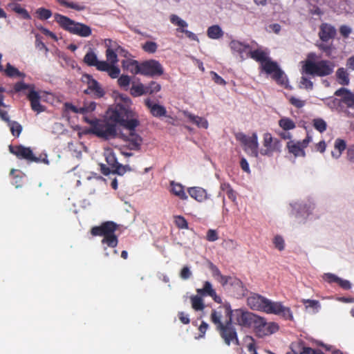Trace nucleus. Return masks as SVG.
I'll return each instance as SVG.
<instances>
[{
	"mask_svg": "<svg viewBox=\"0 0 354 354\" xmlns=\"http://www.w3.org/2000/svg\"><path fill=\"white\" fill-rule=\"evenodd\" d=\"M233 313L238 325L245 328H254L257 315L241 308L236 309Z\"/></svg>",
	"mask_w": 354,
	"mask_h": 354,
	"instance_id": "ddd939ff",
	"label": "nucleus"
},
{
	"mask_svg": "<svg viewBox=\"0 0 354 354\" xmlns=\"http://www.w3.org/2000/svg\"><path fill=\"white\" fill-rule=\"evenodd\" d=\"M6 76L9 77H24V74L20 72L17 68L11 65L10 63H8L6 66L5 70H3Z\"/></svg>",
	"mask_w": 354,
	"mask_h": 354,
	"instance_id": "f704fd0d",
	"label": "nucleus"
},
{
	"mask_svg": "<svg viewBox=\"0 0 354 354\" xmlns=\"http://www.w3.org/2000/svg\"><path fill=\"white\" fill-rule=\"evenodd\" d=\"M84 121L91 125L89 129L84 131L85 133L93 134L96 136L108 140L110 138H115L117 136L116 124L97 119H89L84 117Z\"/></svg>",
	"mask_w": 354,
	"mask_h": 354,
	"instance_id": "423d86ee",
	"label": "nucleus"
},
{
	"mask_svg": "<svg viewBox=\"0 0 354 354\" xmlns=\"http://www.w3.org/2000/svg\"><path fill=\"white\" fill-rule=\"evenodd\" d=\"M123 140L128 142V148L130 150L138 151L142 142V138L133 131H130L129 135L122 133L120 136Z\"/></svg>",
	"mask_w": 354,
	"mask_h": 354,
	"instance_id": "a211bd4d",
	"label": "nucleus"
},
{
	"mask_svg": "<svg viewBox=\"0 0 354 354\" xmlns=\"http://www.w3.org/2000/svg\"><path fill=\"white\" fill-rule=\"evenodd\" d=\"M346 157L348 161L354 163V144L348 147Z\"/></svg>",
	"mask_w": 354,
	"mask_h": 354,
	"instance_id": "774afa93",
	"label": "nucleus"
},
{
	"mask_svg": "<svg viewBox=\"0 0 354 354\" xmlns=\"http://www.w3.org/2000/svg\"><path fill=\"white\" fill-rule=\"evenodd\" d=\"M287 147L289 152L294 154L295 156H305V152L298 142L294 143L292 141H290L287 143Z\"/></svg>",
	"mask_w": 354,
	"mask_h": 354,
	"instance_id": "72a5a7b5",
	"label": "nucleus"
},
{
	"mask_svg": "<svg viewBox=\"0 0 354 354\" xmlns=\"http://www.w3.org/2000/svg\"><path fill=\"white\" fill-rule=\"evenodd\" d=\"M10 129L11 133L15 137H19L22 131V126L16 121H10V123H8Z\"/></svg>",
	"mask_w": 354,
	"mask_h": 354,
	"instance_id": "37998d69",
	"label": "nucleus"
},
{
	"mask_svg": "<svg viewBox=\"0 0 354 354\" xmlns=\"http://www.w3.org/2000/svg\"><path fill=\"white\" fill-rule=\"evenodd\" d=\"M9 151L11 153L15 155L17 158L26 160L28 162H43L45 164H48L47 158L41 160L39 158L36 157L30 147L23 145H10Z\"/></svg>",
	"mask_w": 354,
	"mask_h": 354,
	"instance_id": "9d476101",
	"label": "nucleus"
},
{
	"mask_svg": "<svg viewBox=\"0 0 354 354\" xmlns=\"http://www.w3.org/2000/svg\"><path fill=\"white\" fill-rule=\"evenodd\" d=\"M84 62L89 66H95V65H97L96 64L98 59L93 50L91 49L86 53L84 57Z\"/></svg>",
	"mask_w": 354,
	"mask_h": 354,
	"instance_id": "4c0bfd02",
	"label": "nucleus"
},
{
	"mask_svg": "<svg viewBox=\"0 0 354 354\" xmlns=\"http://www.w3.org/2000/svg\"><path fill=\"white\" fill-rule=\"evenodd\" d=\"M225 287L236 298L245 297L248 293V289L245 287L243 282L235 277L229 276Z\"/></svg>",
	"mask_w": 354,
	"mask_h": 354,
	"instance_id": "dca6fc26",
	"label": "nucleus"
},
{
	"mask_svg": "<svg viewBox=\"0 0 354 354\" xmlns=\"http://www.w3.org/2000/svg\"><path fill=\"white\" fill-rule=\"evenodd\" d=\"M55 21L65 30L71 34L76 35L82 37H89L92 30L90 26L76 22L68 17L55 13L54 15Z\"/></svg>",
	"mask_w": 354,
	"mask_h": 354,
	"instance_id": "0eeeda50",
	"label": "nucleus"
},
{
	"mask_svg": "<svg viewBox=\"0 0 354 354\" xmlns=\"http://www.w3.org/2000/svg\"><path fill=\"white\" fill-rule=\"evenodd\" d=\"M109 120L118 123L129 131H133L140 124L138 119L133 118L134 113L129 106L118 104L114 108L109 109Z\"/></svg>",
	"mask_w": 354,
	"mask_h": 354,
	"instance_id": "20e7f679",
	"label": "nucleus"
},
{
	"mask_svg": "<svg viewBox=\"0 0 354 354\" xmlns=\"http://www.w3.org/2000/svg\"><path fill=\"white\" fill-rule=\"evenodd\" d=\"M27 97L30 102L31 109L34 111L37 112V113H39L45 111L44 106L41 105L40 103L41 97L38 92L32 89L28 94Z\"/></svg>",
	"mask_w": 354,
	"mask_h": 354,
	"instance_id": "4be33fe9",
	"label": "nucleus"
},
{
	"mask_svg": "<svg viewBox=\"0 0 354 354\" xmlns=\"http://www.w3.org/2000/svg\"><path fill=\"white\" fill-rule=\"evenodd\" d=\"M289 102L297 109L302 108L306 104V101L292 96L289 98Z\"/></svg>",
	"mask_w": 354,
	"mask_h": 354,
	"instance_id": "864d4df0",
	"label": "nucleus"
},
{
	"mask_svg": "<svg viewBox=\"0 0 354 354\" xmlns=\"http://www.w3.org/2000/svg\"><path fill=\"white\" fill-rule=\"evenodd\" d=\"M36 40H35V46L36 47L41 50H44L46 53L48 51V48L45 45V44L40 39V37L39 35H36Z\"/></svg>",
	"mask_w": 354,
	"mask_h": 354,
	"instance_id": "69168bd1",
	"label": "nucleus"
},
{
	"mask_svg": "<svg viewBox=\"0 0 354 354\" xmlns=\"http://www.w3.org/2000/svg\"><path fill=\"white\" fill-rule=\"evenodd\" d=\"M16 13H18L21 15L22 18L24 19H30L31 17L29 15L28 12L24 8H21L20 5L16 4L13 9Z\"/></svg>",
	"mask_w": 354,
	"mask_h": 354,
	"instance_id": "09e8293b",
	"label": "nucleus"
},
{
	"mask_svg": "<svg viewBox=\"0 0 354 354\" xmlns=\"http://www.w3.org/2000/svg\"><path fill=\"white\" fill-rule=\"evenodd\" d=\"M118 228V225L115 222L105 221L99 226L93 227L91 230V234L93 236H103L102 243L114 248L118 243V236L115 234Z\"/></svg>",
	"mask_w": 354,
	"mask_h": 354,
	"instance_id": "39448f33",
	"label": "nucleus"
},
{
	"mask_svg": "<svg viewBox=\"0 0 354 354\" xmlns=\"http://www.w3.org/2000/svg\"><path fill=\"white\" fill-rule=\"evenodd\" d=\"M351 32L352 29L346 25H342L339 27V32L344 38H348Z\"/></svg>",
	"mask_w": 354,
	"mask_h": 354,
	"instance_id": "e2e57ef3",
	"label": "nucleus"
},
{
	"mask_svg": "<svg viewBox=\"0 0 354 354\" xmlns=\"http://www.w3.org/2000/svg\"><path fill=\"white\" fill-rule=\"evenodd\" d=\"M170 192L180 200H187L188 196L185 192V187L179 183L172 180L170 182Z\"/></svg>",
	"mask_w": 354,
	"mask_h": 354,
	"instance_id": "bb28decb",
	"label": "nucleus"
},
{
	"mask_svg": "<svg viewBox=\"0 0 354 354\" xmlns=\"http://www.w3.org/2000/svg\"><path fill=\"white\" fill-rule=\"evenodd\" d=\"M64 108L67 111H71L75 113H83V109H82V107L77 108L70 102H66L64 104Z\"/></svg>",
	"mask_w": 354,
	"mask_h": 354,
	"instance_id": "4d7b16f0",
	"label": "nucleus"
},
{
	"mask_svg": "<svg viewBox=\"0 0 354 354\" xmlns=\"http://www.w3.org/2000/svg\"><path fill=\"white\" fill-rule=\"evenodd\" d=\"M190 301L192 308L196 311L203 310L205 306L201 295H192L190 297Z\"/></svg>",
	"mask_w": 354,
	"mask_h": 354,
	"instance_id": "7c9ffc66",
	"label": "nucleus"
},
{
	"mask_svg": "<svg viewBox=\"0 0 354 354\" xmlns=\"http://www.w3.org/2000/svg\"><path fill=\"white\" fill-rule=\"evenodd\" d=\"M130 82H131L130 77L129 75H121L118 80V85L121 88H124L125 90H127L128 86H129Z\"/></svg>",
	"mask_w": 354,
	"mask_h": 354,
	"instance_id": "8fccbe9b",
	"label": "nucleus"
},
{
	"mask_svg": "<svg viewBox=\"0 0 354 354\" xmlns=\"http://www.w3.org/2000/svg\"><path fill=\"white\" fill-rule=\"evenodd\" d=\"M236 139L243 145L245 151L252 156L258 157L259 143L256 133H253L250 137H248L243 133H239L236 135Z\"/></svg>",
	"mask_w": 354,
	"mask_h": 354,
	"instance_id": "9b49d317",
	"label": "nucleus"
},
{
	"mask_svg": "<svg viewBox=\"0 0 354 354\" xmlns=\"http://www.w3.org/2000/svg\"><path fill=\"white\" fill-rule=\"evenodd\" d=\"M336 35L337 30L333 25L328 23H322L320 25L318 35L322 41L328 42L334 39Z\"/></svg>",
	"mask_w": 354,
	"mask_h": 354,
	"instance_id": "6ab92c4d",
	"label": "nucleus"
},
{
	"mask_svg": "<svg viewBox=\"0 0 354 354\" xmlns=\"http://www.w3.org/2000/svg\"><path fill=\"white\" fill-rule=\"evenodd\" d=\"M279 126L284 131L294 129L296 127L295 123L289 118H282L279 120Z\"/></svg>",
	"mask_w": 354,
	"mask_h": 354,
	"instance_id": "e433bc0d",
	"label": "nucleus"
},
{
	"mask_svg": "<svg viewBox=\"0 0 354 354\" xmlns=\"http://www.w3.org/2000/svg\"><path fill=\"white\" fill-rule=\"evenodd\" d=\"M338 83L342 86H347L350 83L348 73L344 68H339L336 72Z\"/></svg>",
	"mask_w": 354,
	"mask_h": 354,
	"instance_id": "2f4dec72",
	"label": "nucleus"
},
{
	"mask_svg": "<svg viewBox=\"0 0 354 354\" xmlns=\"http://www.w3.org/2000/svg\"><path fill=\"white\" fill-rule=\"evenodd\" d=\"M175 224L180 229H188V223L182 216H175Z\"/></svg>",
	"mask_w": 354,
	"mask_h": 354,
	"instance_id": "3c124183",
	"label": "nucleus"
},
{
	"mask_svg": "<svg viewBox=\"0 0 354 354\" xmlns=\"http://www.w3.org/2000/svg\"><path fill=\"white\" fill-rule=\"evenodd\" d=\"M230 46L233 53H238L242 59H244V54L250 50L249 44L241 42L238 40H232Z\"/></svg>",
	"mask_w": 354,
	"mask_h": 354,
	"instance_id": "b1692460",
	"label": "nucleus"
},
{
	"mask_svg": "<svg viewBox=\"0 0 354 354\" xmlns=\"http://www.w3.org/2000/svg\"><path fill=\"white\" fill-rule=\"evenodd\" d=\"M207 35L210 39H218L223 36V31L218 25H214L208 28Z\"/></svg>",
	"mask_w": 354,
	"mask_h": 354,
	"instance_id": "c756f323",
	"label": "nucleus"
},
{
	"mask_svg": "<svg viewBox=\"0 0 354 354\" xmlns=\"http://www.w3.org/2000/svg\"><path fill=\"white\" fill-rule=\"evenodd\" d=\"M37 28L45 35L48 36L53 39L54 40H57V36L55 33L50 31L48 29L43 27V26H37Z\"/></svg>",
	"mask_w": 354,
	"mask_h": 354,
	"instance_id": "338daca9",
	"label": "nucleus"
},
{
	"mask_svg": "<svg viewBox=\"0 0 354 354\" xmlns=\"http://www.w3.org/2000/svg\"><path fill=\"white\" fill-rule=\"evenodd\" d=\"M106 72L111 78L114 79L118 77L120 73V70L118 67L115 66V64H111Z\"/></svg>",
	"mask_w": 354,
	"mask_h": 354,
	"instance_id": "5fc2aeb1",
	"label": "nucleus"
},
{
	"mask_svg": "<svg viewBox=\"0 0 354 354\" xmlns=\"http://www.w3.org/2000/svg\"><path fill=\"white\" fill-rule=\"evenodd\" d=\"M187 192L192 198L198 202H203L207 198V192L205 189L201 187H189L188 188Z\"/></svg>",
	"mask_w": 354,
	"mask_h": 354,
	"instance_id": "cd10ccee",
	"label": "nucleus"
},
{
	"mask_svg": "<svg viewBox=\"0 0 354 354\" xmlns=\"http://www.w3.org/2000/svg\"><path fill=\"white\" fill-rule=\"evenodd\" d=\"M58 2L62 6L75 10L77 11H82L86 9V6L83 3L70 2L67 0H58Z\"/></svg>",
	"mask_w": 354,
	"mask_h": 354,
	"instance_id": "c9c22d12",
	"label": "nucleus"
},
{
	"mask_svg": "<svg viewBox=\"0 0 354 354\" xmlns=\"http://www.w3.org/2000/svg\"><path fill=\"white\" fill-rule=\"evenodd\" d=\"M185 117H186L190 122L197 126L198 128L207 129L209 127L208 121L203 117L196 115L188 111H183Z\"/></svg>",
	"mask_w": 354,
	"mask_h": 354,
	"instance_id": "5701e85b",
	"label": "nucleus"
},
{
	"mask_svg": "<svg viewBox=\"0 0 354 354\" xmlns=\"http://www.w3.org/2000/svg\"><path fill=\"white\" fill-rule=\"evenodd\" d=\"M104 156L106 162L112 169L113 174L122 176L127 171H131V168L128 165H122L118 162L116 155L112 149H106Z\"/></svg>",
	"mask_w": 354,
	"mask_h": 354,
	"instance_id": "2eb2a0df",
	"label": "nucleus"
},
{
	"mask_svg": "<svg viewBox=\"0 0 354 354\" xmlns=\"http://www.w3.org/2000/svg\"><path fill=\"white\" fill-rule=\"evenodd\" d=\"M37 17L41 20H46L51 17L52 12L44 8H39L36 10Z\"/></svg>",
	"mask_w": 354,
	"mask_h": 354,
	"instance_id": "a18cd8bd",
	"label": "nucleus"
},
{
	"mask_svg": "<svg viewBox=\"0 0 354 354\" xmlns=\"http://www.w3.org/2000/svg\"><path fill=\"white\" fill-rule=\"evenodd\" d=\"M300 84L307 90H312L313 88V82L305 76L301 77Z\"/></svg>",
	"mask_w": 354,
	"mask_h": 354,
	"instance_id": "13d9d810",
	"label": "nucleus"
},
{
	"mask_svg": "<svg viewBox=\"0 0 354 354\" xmlns=\"http://www.w3.org/2000/svg\"><path fill=\"white\" fill-rule=\"evenodd\" d=\"M141 47L145 53L149 54H153L157 51L158 45L155 41H147L142 44Z\"/></svg>",
	"mask_w": 354,
	"mask_h": 354,
	"instance_id": "ea45409f",
	"label": "nucleus"
},
{
	"mask_svg": "<svg viewBox=\"0 0 354 354\" xmlns=\"http://www.w3.org/2000/svg\"><path fill=\"white\" fill-rule=\"evenodd\" d=\"M95 65V68L100 71H104L106 72L109 68V66L111 65L107 61H99L97 62Z\"/></svg>",
	"mask_w": 354,
	"mask_h": 354,
	"instance_id": "052dcab7",
	"label": "nucleus"
},
{
	"mask_svg": "<svg viewBox=\"0 0 354 354\" xmlns=\"http://www.w3.org/2000/svg\"><path fill=\"white\" fill-rule=\"evenodd\" d=\"M306 348H310V347H306L304 345L303 342H299L296 344H292V351L294 354H306V353L303 352Z\"/></svg>",
	"mask_w": 354,
	"mask_h": 354,
	"instance_id": "de8ad7c7",
	"label": "nucleus"
},
{
	"mask_svg": "<svg viewBox=\"0 0 354 354\" xmlns=\"http://www.w3.org/2000/svg\"><path fill=\"white\" fill-rule=\"evenodd\" d=\"M273 243L276 248L281 251L284 249L285 243L283 239L281 236H276L274 238Z\"/></svg>",
	"mask_w": 354,
	"mask_h": 354,
	"instance_id": "6e6d98bb",
	"label": "nucleus"
},
{
	"mask_svg": "<svg viewBox=\"0 0 354 354\" xmlns=\"http://www.w3.org/2000/svg\"><path fill=\"white\" fill-rule=\"evenodd\" d=\"M314 128L319 133L324 132L327 129V124L322 118H315L313 120Z\"/></svg>",
	"mask_w": 354,
	"mask_h": 354,
	"instance_id": "c03bdc74",
	"label": "nucleus"
},
{
	"mask_svg": "<svg viewBox=\"0 0 354 354\" xmlns=\"http://www.w3.org/2000/svg\"><path fill=\"white\" fill-rule=\"evenodd\" d=\"M263 145V148L260 150V153L262 156L270 157L273 156L274 153L281 151V141L277 138H274L270 133H264Z\"/></svg>",
	"mask_w": 354,
	"mask_h": 354,
	"instance_id": "f8f14e48",
	"label": "nucleus"
},
{
	"mask_svg": "<svg viewBox=\"0 0 354 354\" xmlns=\"http://www.w3.org/2000/svg\"><path fill=\"white\" fill-rule=\"evenodd\" d=\"M215 290L212 288V285L209 281H205L203 283V287L202 288L196 289V292L198 295L205 297L209 296L211 297L213 293H214Z\"/></svg>",
	"mask_w": 354,
	"mask_h": 354,
	"instance_id": "473e14b6",
	"label": "nucleus"
},
{
	"mask_svg": "<svg viewBox=\"0 0 354 354\" xmlns=\"http://www.w3.org/2000/svg\"><path fill=\"white\" fill-rule=\"evenodd\" d=\"M339 279V277H338L337 276H336L335 274H332V273H326V274H324V279L326 281L328 282L329 283H337Z\"/></svg>",
	"mask_w": 354,
	"mask_h": 354,
	"instance_id": "680f3d73",
	"label": "nucleus"
},
{
	"mask_svg": "<svg viewBox=\"0 0 354 354\" xmlns=\"http://www.w3.org/2000/svg\"><path fill=\"white\" fill-rule=\"evenodd\" d=\"M170 21L172 24L178 26L179 29H184V28H187L188 24L187 23L180 19L178 15H171L169 17Z\"/></svg>",
	"mask_w": 354,
	"mask_h": 354,
	"instance_id": "79ce46f5",
	"label": "nucleus"
},
{
	"mask_svg": "<svg viewBox=\"0 0 354 354\" xmlns=\"http://www.w3.org/2000/svg\"><path fill=\"white\" fill-rule=\"evenodd\" d=\"M233 310L229 302H225L223 306L212 310L211 322L215 325L216 330L225 344L230 346L240 344L236 329L232 324Z\"/></svg>",
	"mask_w": 354,
	"mask_h": 354,
	"instance_id": "f257e3e1",
	"label": "nucleus"
},
{
	"mask_svg": "<svg viewBox=\"0 0 354 354\" xmlns=\"http://www.w3.org/2000/svg\"><path fill=\"white\" fill-rule=\"evenodd\" d=\"M145 106L149 109L151 115L156 118L166 116L167 110L165 106L153 103L150 98L145 100Z\"/></svg>",
	"mask_w": 354,
	"mask_h": 354,
	"instance_id": "412c9836",
	"label": "nucleus"
},
{
	"mask_svg": "<svg viewBox=\"0 0 354 354\" xmlns=\"http://www.w3.org/2000/svg\"><path fill=\"white\" fill-rule=\"evenodd\" d=\"M247 57L259 62L261 70L268 75H271L272 78L278 84L283 85L287 82V78L283 71L279 68L276 62L271 60L266 51L261 48H257L254 50H250L247 53Z\"/></svg>",
	"mask_w": 354,
	"mask_h": 354,
	"instance_id": "7ed1b4c3",
	"label": "nucleus"
},
{
	"mask_svg": "<svg viewBox=\"0 0 354 354\" xmlns=\"http://www.w3.org/2000/svg\"><path fill=\"white\" fill-rule=\"evenodd\" d=\"M247 304L253 310L277 315L286 320H293V315L290 308L283 306L281 302L272 301L261 295L252 294L247 299Z\"/></svg>",
	"mask_w": 354,
	"mask_h": 354,
	"instance_id": "f03ea898",
	"label": "nucleus"
},
{
	"mask_svg": "<svg viewBox=\"0 0 354 354\" xmlns=\"http://www.w3.org/2000/svg\"><path fill=\"white\" fill-rule=\"evenodd\" d=\"M109 42L110 45L108 46L106 50V60L110 64H115L118 62V55L115 51L120 48V46L111 40H109Z\"/></svg>",
	"mask_w": 354,
	"mask_h": 354,
	"instance_id": "a878e982",
	"label": "nucleus"
},
{
	"mask_svg": "<svg viewBox=\"0 0 354 354\" xmlns=\"http://www.w3.org/2000/svg\"><path fill=\"white\" fill-rule=\"evenodd\" d=\"M95 107L96 103L95 102H91L88 104H84V105L82 107V109H83L82 114L93 111L95 109Z\"/></svg>",
	"mask_w": 354,
	"mask_h": 354,
	"instance_id": "0e129e2a",
	"label": "nucleus"
},
{
	"mask_svg": "<svg viewBox=\"0 0 354 354\" xmlns=\"http://www.w3.org/2000/svg\"><path fill=\"white\" fill-rule=\"evenodd\" d=\"M335 148L338 150V154L336 158H339L342 151H344L346 148V142L342 139H337L335 142Z\"/></svg>",
	"mask_w": 354,
	"mask_h": 354,
	"instance_id": "603ef678",
	"label": "nucleus"
},
{
	"mask_svg": "<svg viewBox=\"0 0 354 354\" xmlns=\"http://www.w3.org/2000/svg\"><path fill=\"white\" fill-rule=\"evenodd\" d=\"M253 329L257 337H263L277 333L279 326L276 322H267L265 317L258 315Z\"/></svg>",
	"mask_w": 354,
	"mask_h": 354,
	"instance_id": "1a4fd4ad",
	"label": "nucleus"
},
{
	"mask_svg": "<svg viewBox=\"0 0 354 354\" xmlns=\"http://www.w3.org/2000/svg\"><path fill=\"white\" fill-rule=\"evenodd\" d=\"M82 82H85L88 88L84 90V93L86 94H92L97 98L102 97L105 92L102 88L99 82L93 78L91 75L84 74L82 75Z\"/></svg>",
	"mask_w": 354,
	"mask_h": 354,
	"instance_id": "f3484780",
	"label": "nucleus"
},
{
	"mask_svg": "<svg viewBox=\"0 0 354 354\" xmlns=\"http://www.w3.org/2000/svg\"><path fill=\"white\" fill-rule=\"evenodd\" d=\"M130 93L133 97H139L147 94L145 86L142 83L137 85H133L130 89Z\"/></svg>",
	"mask_w": 354,
	"mask_h": 354,
	"instance_id": "58836bf2",
	"label": "nucleus"
},
{
	"mask_svg": "<svg viewBox=\"0 0 354 354\" xmlns=\"http://www.w3.org/2000/svg\"><path fill=\"white\" fill-rule=\"evenodd\" d=\"M122 66L124 70L132 74L137 75L140 73L141 63H139L137 60L131 59H124L122 62Z\"/></svg>",
	"mask_w": 354,
	"mask_h": 354,
	"instance_id": "393cba45",
	"label": "nucleus"
},
{
	"mask_svg": "<svg viewBox=\"0 0 354 354\" xmlns=\"http://www.w3.org/2000/svg\"><path fill=\"white\" fill-rule=\"evenodd\" d=\"M164 73V69L161 64L156 59H149L141 62L140 74L154 77L160 76Z\"/></svg>",
	"mask_w": 354,
	"mask_h": 354,
	"instance_id": "4468645a",
	"label": "nucleus"
},
{
	"mask_svg": "<svg viewBox=\"0 0 354 354\" xmlns=\"http://www.w3.org/2000/svg\"><path fill=\"white\" fill-rule=\"evenodd\" d=\"M147 94L156 93L161 89V86L156 82L152 81L147 86H145Z\"/></svg>",
	"mask_w": 354,
	"mask_h": 354,
	"instance_id": "49530a36",
	"label": "nucleus"
},
{
	"mask_svg": "<svg viewBox=\"0 0 354 354\" xmlns=\"http://www.w3.org/2000/svg\"><path fill=\"white\" fill-rule=\"evenodd\" d=\"M301 302L305 305L306 308H312L314 313H318L321 308L320 304L317 300L302 299Z\"/></svg>",
	"mask_w": 354,
	"mask_h": 354,
	"instance_id": "a19ab883",
	"label": "nucleus"
},
{
	"mask_svg": "<svg viewBox=\"0 0 354 354\" xmlns=\"http://www.w3.org/2000/svg\"><path fill=\"white\" fill-rule=\"evenodd\" d=\"M206 239L210 242L218 240V236L217 232L215 230H208L206 234Z\"/></svg>",
	"mask_w": 354,
	"mask_h": 354,
	"instance_id": "bf43d9fd",
	"label": "nucleus"
},
{
	"mask_svg": "<svg viewBox=\"0 0 354 354\" xmlns=\"http://www.w3.org/2000/svg\"><path fill=\"white\" fill-rule=\"evenodd\" d=\"M335 95L342 96L341 102L345 104L348 108L354 109V93L350 90L342 87L335 92Z\"/></svg>",
	"mask_w": 354,
	"mask_h": 354,
	"instance_id": "aec40b11",
	"label": "nucleus"
},
{
	"mask_svg": "<svg viewBox=\"0 0 354 354\" xmlns=\"http://www.w3.org/2000/svg\"><path fill=\"white\" fill-rule=\"evenodd\" d=\"M334 65L330 61L313 62L307 59L302 67V73L312 76L324 77L333 73Z\"/></svg>",
	"mask_w": 354,
	"mask_h": 354,
	"instance_id": "6e6552de",
	"label": "nucleus"
},
{
	"mask_svg": "<svg viewBox=\"0 0 354 354\" xmlns=\"http://www.w3.org/2000/svg\"><path fill=\"white\" fill-rule=\"evenodd\" d=\"M209 268L214 279H216L223 287H225L226 286L227 279L229 276L223 275L218 267L212 263H209Z\"/></svg>",
	"mask_w": 354,
	"mask_h": 354,
	"instance_id": "c85d7f7f",
	"label": "nucleus"
}]
</instances>
